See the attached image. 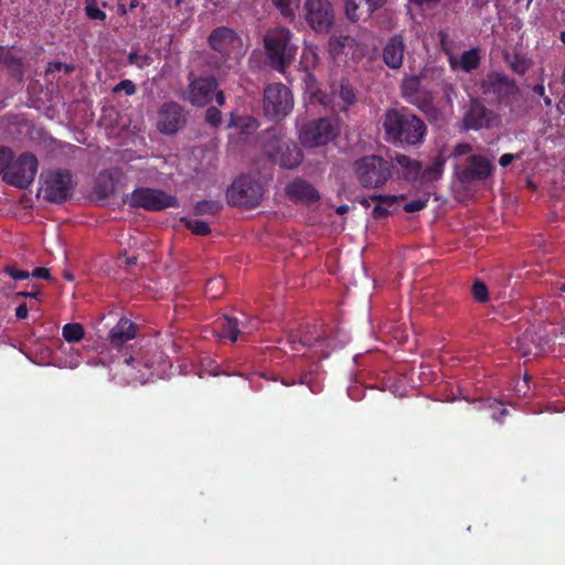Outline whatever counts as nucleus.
Segmentation results:
<instances>
[{"label": "nucleus", "mask_w": 565, "mask_h": 565, "mask_svg": "<svg viewBox=\"0 0 565 565\" xmlns=\"http://www.w3.org/2000/svg\"><path fill=\"white\" fill-rule=\"evenodd\" d=\"M215 333L220 339L237 341L238 335L244 332L239 327V320L234 317L223 316L214 322Z\"/></svg>", "instance_id": "nucleus-24"}, {"label": "nucleus", "mask_w": 565, "mask_h": 565, "mask_svg": "<svg viewBox=\"0 0 565 565\" xmlns=\"http://www.w3.org/2000/svg\"><path fill=\"white\" fill-rule=\"evenodd\" d=\"M223 209L217 200H203L195 203L193 210L195 215H215Z\"/></svg>", "instance_id": "nucleus-33"}, {"label": "nucleus", "mask_w": 565, "mask_h": 565, "mask_svg": "<svg viewBox=\"0 0 565 565\" xmlns=\"http://www.w3.org/2000/svg\"><path fill=\"white\" fill-rule=\"evenodd\" d=\"M532 90H533L534 94H536V95H539L541 97L545 96V87H544L543 82L534 85L532 87Z\"/></svg>", "instance_id": "nucleus-57"}, {"label": "nucleus", "mask_w": 565, "mask_h": 565, "mask_svg": "<svg viewBox=\"0 0 565 565\" xmlns=\"http://www.w3.org/2000/svg\"><path fill=\"white\" fill-rule=\"evenodd\" d=\"M224 290V280L223 278H213L210 279L205 287V295L211 299L218 298Z\"/></svg>", "instance_id": "nucleus-38"}, {"label": "nucleus", "mask_w": 565, "mask_h": 565, "mask_svg": "<svg viewBox=\"0 0 565 565\" xmlns=\"http://www.w3.org/2000/svg\"><path fill=\"white\" fill-rule=\"evenodd\" d=\"M402 97L409 104L418 107L424 113L434 109L431 94L422 87L418 76L405 77L401 85Z\"/></svg>", "instance_id": "nucleus-16"}, {"label": "nucleus", "mask_w": 565, "mask_h": 565, "mask_svg": "<svg viewBox=\"0 0 565 565\" xmlns=\"http://www.w3.org/2000/svg\"><path fill=\"white\" fill-rule=\"evenodd\" d=\"M63 338L70 343L81 341L85 335V330L81 323H66L62 330Z\"/></svg>", "instance_id": "nucleus-35"}, {"label": "nucleus", "mask_w": 565, "mask_h": 565, "mask_svg": "<svg viewBox=\"0 0 565 565\" xmlns=\"http://www.w3.org/2000/svg\"><path fill=\"white\" fill-rule=\"evenodd\" d=\"M557 107L561 113H565V93L563 94L562 98L559 99Z\"/></svg>", "instance_id": "nucleus-64"}, {"label": "nucleus", "mask_w": 565, "mask_h": 565, "mask_svg": "<svg viewBox=\"0 0 565 565\" xmlns=\"http://www.w3.org/2000/svg\"><path fill=\"white\" fill-rule=\"evenodd\" d=\"M510 68L518 75L523 76L531 66V61L521 54H513L505 57Z\"/></svg>", "instance_id": "nucleus-34"}, {"label": "nucleus", "mask_w": 565, "mask_h": 565, "mask_svg": "<svg viewBox=\"0 0 565 565\" xmlns=\"http://www.w3.org/2000/svg\"><path fill=\"white\" fill-rule=\"evenodd\" d=\"M29 309L26 303H21L15 309V317L20 320L25 319L28 317Z\"/></svg>", "instance_id": "nucleus-51"}, {"label": "nucleus", "mask_w": 565, "mask_h": 565, "mask_svg": "<svg viewBox=\"0 0 565 565\" xmlns=\"http://www.w3.org/2000/svg\"><path fill=\"white\" fill-rule=\"evenodd\" d=\"M530 380H531V377H530L527 374H525V375H524V377H523V384H520V383H519V384L516 385V391H518L519 393H522L523 395H526L527 390H529V385H527V383H529V381H530Z\"/></svg>", "instance_id": "nucleus-54"}, {"label": "nucleus", "mask_w": 565, "mask_h": 565, "mask_svg": "<svg viewBox=\"0 0 565 565\" xmlns=\"http://www.w3.org/2000/svg\"><path fill=\"white\" fill-rule=\"evenodd\" d=\"M264 189L260 182L250 175H241L227 189V203L232 206L254 209L262 202Z\"/></svg>", "instance_id": "nucleus-4"}, {"label": "nucleus", "mask_w": 565, "mask_h": 565, "mask_svg": "<svg viewBox=\"0 0 565 565\" xmlns=\"http://www.w3.org/2000/svg\"><path fill=\"white\" fill-rule=\"evenodd\" d=\"M338 135V128L331 119L319 118L306 124L299 134L303 147L315 148L329 143Z\"/></svg>", "instance_id": "nucleus-12"}, {"label": "nucleus", "mask_w": 565, "mask_h": 565, "mask_svg": "<svg viewBox=\"0 0 565 565\" xmlns=\"http://www.w3.org/2000/svg\"><path fill=\"white\" fill-rule=\"evenodd\" d=\"M125 264L128 266L136 265L137 264V257L136 256H127L125 258Z\"/></svg>", "instance_id": "nucleus-63"}, {"label": "nucleus", "mask_w": 565, "mask_h": 565, "mask_svg": "<svg viewBox=\"0 0 565 565\" xmlns=\"http://www.w3.org/2000/svg\"><path fill=\"white\" fill-rule=\"evenodd\" d=\"M117 179L110 171H102L95 182L94 192L100 199H107L115 194Z\"/></svg>", "instance_id": "nucleus-25"}, {"label": "nucleus", "mask_w": 565, "mask_h": 565, "mask_svg": "<svg viewBox=\"0 0 565 565\" xmlns=\"http://www.w3.org/2000/svg\"><path fill=\"white\" fill-rule=\"evenodd\" d=\"M151 62V57L149 55H140V60L137 63L139 67H143L146 65H149Z\"/></svg>", "instance_id": "nucleus-61"}, {"label": "nucleus", "mask_w": 565, "mask_h": 565, "mask_svg": "<svg viewBox=\"0 0 565 565\" xmlns=\"http://www.w3.org/2000/svg\"><path fill=\"white\" fill-rule=\"evenodd\" d=\"M472 151L471 145L467 142H460L457 143L454 148L452 156L454 157H462L465 154H468Z\"/></svg>", "instance_id": "nucleus-49"}, {"label": "nucleus", "mask_w": 565, "mask_h": 565, "mask_svg": "<svg viewBox=\"0 0 565 565\" xmlns=\"http://www.w3.org/2000/svg\"><path fill=\"white\" fill-rule=\"evenodd\" d=\"M350 40L348 35H339V36H332L330 38L328 42V51L330 55L333 57L339 56L342 54L343 49L347 45V42Z\"/></svg>", "instance_id": "nucleus-37"}, {"label": "nucleus", "mask_w": 565, "mask_h": 565, "mask_svg": "<svg viewBox=\"0 0 565 565\" xmlns=\"http://www.w3.org/2000/svg\"><path fill=\"white\" fill-rule=\"evenodd\" d=\"M214 96H215V99H216V103L218 106H223L225 104V96L222 90L216 89V92L214 93Z\"/></svg>", "instance_id": "nucleus-60"}, {"label": "nucleus", "mask_w": 565, "mask_h": 565, "mask_svg": "<svg viewBox=\"0 0 565 565\" xmlns=\"http://www.w3.org/2000/svg\"><path fill=\"white\" fill-rule=\"evenodd\" d=\"M500 122L499 115L486 107L478 98H471L462 117V128L466 131L490 129Z\"/></svg>", "instance_id": "nucleus-13"}, {"label": "nucleus", "mask_w": 565, "mask_h": 565, "mask_svg": "<svg viewBox=\"0 0 565 565\" xmlns=\"http://www.w3.org/2000/svg\"><path fill=\"white\" fill-rule=\"evenodd\" d=\"M286 193L295 201H303L307 203H313L320 199L319 192L302 179H296L290 182L286 188Z\"/></svg>", "instance_id": "nucleus-21"}, {"label": "nucleus", "mask_w": 565, "mask_h": 565, "mask_svg": "<svg viewBox=\"0 0 565 565\" xmlns=\"http://www.w3.org/2000/svg\"><path fill=\"white\" fill-rule=\"evenodd\" d=\"M140 60V55H138L136 52H131L128 55V61L130 64H137Z\"/></svg>", "instance_id": "nucleus-62"}, {"label": "nucleus", "mask_w": 565, "mask_h": 565, "mask_svg": "<svg viewBox=\"0 0 565 565\" xmlns=\"http://www.w3.org/2000/svg\"><path fill=\"white\" fill-rule=\"evenodd\" d=\"M471 292H472L473 298L478 302H482L483 303V302H487L488 299H489L488 287L486 286V284H483L480 280H476L473 282L472 288H471Z\"/></svg>", "instance_id": "nucleus-41"}, {"label": "nucleus", "mask_w": 565, "mask_h": 565, "mask_svg": "<svg viewBox=\"0 0 565 565\" xmlns=\"http://www.w3.org/2000/svg\"><path fill=\"white\" fill-rule=\"evenodd\" d=\"M492 172L491 162L481 154L470 157V167L462 171L461 180H486Z\"/></svg>", "instance_id": "nucleus-22"}, {"label": "nucleus", "mask_w": 565, "mask_h": 565, "mask_svg": "<svg viewBox=\"0 0 565 565\" xmlns=\"http://www.w3.org/2000/svg\"><path fill=\"white\" fill-rule=\"evenodd\" d=\"M428 200V198L413 200L404 205V211L407 213L422 211L426 207Z\"/></svg>", "instance_id": "nucleus-46"}, {"label": "nucleus", "mask_w": 565, "mask_h": 565, "mask_svg": "<svg viewBox=\"0 0 565 565\" xmlns=\"http://www.w3.org/2000/svg\"><path fill=\"white\" fill-rule=\"evenodd\" d=\"M181 223L190 230L193 234L199 236H206L211 233L209 223L201 220H192L189 217H181Z\"/></svg>", "instance_id": "nucleus-36"}, {"label": "nucleus", "mask_w": 565, "mask_h": 565, "mask_svg": "<svg viewBox=\"0 0 565 565\" xmlns=\"http://www.w3.org/2000/svg\"><path fill=\"white\" fill-rule=\"evenodd\" d=\"M114 93H119L124 90L126 95L131 96L137 92L136 84L130 79L120 81L115 87Z\"/></svg>", "instance_id": "nucleus-44"}, {"label": "nucleus", "mask_w": 565, "mask_h": 565, "mask_svg": "<svg viewBox=\"0 0 565 565\" xmlns=\"http://www.w3.org/2000/svg\"><path fill=\"white\" fill-rule=\"evenodd\" d=\"M481 89L484 95L493 96L498 105L510 107L513 111L512 104L520 94V88L513 78L499 72L489 73L481 83Z\"/></svg>", "instance_id": "nucleus-7"}, {"label": "nucleus", "mask_w": 565, "mask_h": 565, "mask_svg": "<svg viewBox=\"0 0 565 565\" xmlns=\"http://www.w3.org/2000/svg\"><path fill=\"white\" fill-rule=\"evenodd\" d=\"M320 102L332 111H348L356 103V92L348 79L334 81L330 84L329 93L323 94Z\"/></svg>", "instance_id": "nucleus-14"}, {"label": "nucleus", "mask_w": 565, "mask_h": 565, "mask_svg": "<svg viewBox=\"0 0 565 565\" xmlns=\"http://www.w3.org/2000/svg\"><path fill=\"white\" fill-rule=\"evenodd\" d=\"M363 0H344V13L350 22L366 20V9L362 6Z\"/></svg>", "instance_id": "nucleus-28"}, {"label": "nucleus", "mask_w": 565, "mask_h": 565, "mask_svg": "<svg viewBox=\"0 0 565 565\" xmlns=\"http://www.w3.org/2000/svg\"><path fill=\"white\" fill-rule=\"evenodd\" d=\"M38 169V158L31 152H24L15 161L12 160L2 179L10 185L26 189L34 181Z\"/></svg>", "instance_id": "nucleus-10"}, {"label": "nucleus", "mask_w": 565, "mask_h": 565, "mask_svg": "<svg viewBox=\"0 0 565 565\" xmlns=\"http://www.w3.org/2000/svg\"><path fill=\"white\" fill-rule=\"evenodd\" d=\"M13 159L14 154L10 148L0 147V174L8 170Z\"/></svg>", "instance_id": "nucleus-43"}, {"label": "nucleus", "mask_w": 565, "mask_h": 565, "mask_svg": "<svg viewBox=\"0 0 565 565\" xmlns=\"http://www.w3.org/2000/svg\"><path fill=\"white\" fill-rule=\"evenodd\" d=\"M281 383L286 386H291L295 384H302V385H307L309 387V390L315 394L320 392L319 384L317 382H312L310 375L307 373L302 374L299 377V380H291V381L282 380Z\"/></svg>", "instance_id": "nucleus-40"}, {"label": "nucleus", "mask_w": 565, "mask_h": 565, "mask_svg": "<svg viewBox=\"0 0 565 565\" xmlns=\"http://www.w3.org/2000/svg\"><path fill=\"white\" fill-rule=\"evenodd\" d=\"M303 18L313 32L327 34L334 25L333 6L329 0H306Z\"/></svg>", "instance_id": "nucleus-11"}, {"label": "nucleus", "mask_w": 565, "mask_h": 565, "mask_svg": "<svg viewBox=\"0 0 565 565\" xmlns=\"http://www.w3.org/2000/svg\"><path fill=\"white\" fill-rule=\"evenodd\" d=\"M41 295V291L40 290H32V291H19L17 292V297L19 298H35L38 299L39 296Z\"/></svg>", "instance_id": "nucleus-53"}, {"label": "nucleus", "mask_w": 565, "mask_h": 565, "mask_svg": "<svg viewBox=\"0 0 565 565\" xmlns=\"http://www.w3.org/2000/svg\"><path fill=\"white\" fill-rule=\"evenodd\" d=\"M447 157L440 151L433 160L431 164L423 168L420 177L425 181H437L443 177Z\"/></svg>", "instance_id": "nucleus-26"}, {"label": "nucleus", "mask_w": 565, "mask_h": 565, "mask_svg": "<svg viewBox=\"0 0 565 565\" xmlns=\"http://www.w3.org/2000/svg\"><path fill=\"white\" fill-rule=\"evenodd\" d=\"M397 178L404 181H415L420 177L423 164L406 154H397L394 159Z\"/></svg>", "instance_id": "nucleus-20"}, {"label": "nucleus", "mask_w": 565, "mask_h": 565, "mask_svg": "<svg viewBox=\"0 0 565 565\" xmlns=\"http://www.w3.org/2000/svg\"><path fill=\"white\" fill-rule=\"evenodd\" d=\"M259 324L260 321L256 317L248 319L246 318L244 321H239L241 329H244V332H242V334L252 333L254 330L258 329Z\"/></svg>", "instance_id": "nucleus-47"}, {"label": "nucleus", "mask_w": 565, "mask_h": 565, "mask_svg": "<svg viewBox=\"0 0 565 565\" xmlns=\"http://www.w3.org/2000/svg\"><path fill=\"white\" fill-rule=\"evenodd\" d=\"M85 12L90 20L105 21L107 18L106 12L97 7L96 0H86Z\"/></svg>", "instance_id": "nucleus-39"}, {"label": "nucleus", "mask_w": 565, "mask_h": 565, "mask_svg": "<svg viewBox=\"0 0 565 565\" xmlns=\"http://www.w3.org/2000/svg\"><path fill=\"white\" fill-rule=\"evenodd\" d=\"M291 32L287 28H276L270 30L265 39L264 45L269 60V64L276 71L284 73L289 62L291 49L289 47Z\"/></svg>", "instance_id": "nucleus-6"}, {"label": "nucleus", "mask_w": 565, "mask_h": 565, "mask_svg": "<svg viewBox=\"0 0 565 565\" xmlns=\"http://www.w3.org/2000/svg\"><path fill=\"white\" fill-rule=\"evenodd\" d=\"M294 107L291 90L281 83L270 84L264 92V113L271 120L286 117Z\"/></svg>", "instance_id": "nucleus-8"}, {"label": "nucleus", "mask_w": 565, "mask_h": 565, "mask_svg": "<svg viewBox=\"0 0 565 565\" xmlns=\"http://www.w3.org/2000/svg\"><path fill=\"white\" fill-rule=\"evenodd\" d=\"M513 160H514V156L512 153H504L500 157L499 163L501 167L505 168L509 164H511Z\"/></svg>", "instance_id": "nucleus-56"}, {"label": "nucleus", "mask_w": 565, "mask_h": 565, "mask_svg": "<svg viewBox=\"0 0 565 565\" xmlns=\"http://www.w3.org/2000/svg\"><path fill=\"white\" fill-rule=\"evenodd\" d=\"M124 203L134 209H145L147 211H162L168 207H178L179 201L174 195L166 193L163 190L153 188H137L130 194L124 198Z\"/></svg>", "instance_id": "nucleus-5"}, {"label": "nucleus", "mask_w": 565, "mask_h": 565, "mask_svg": "<svg viewBox=\"0 0 565 565\" xmlns=\"http://www.w3.org/2000/svg\"><path fill=\"white\" fill-rule=\"evenodd\" d=\"M42 185L39 195L50 203H63L70 200L77 185L73 173L67 169L49 170L41 173Z\"/></svg>", "instance_id": "nucleus-3"}, {"label": "nucleus", "mask_w": 565, "mask_h": 565, "mask_svg": "<svg viewBox=\"0 0 565 565\" xmlns=\"http://www.w3.org/2000/svg\"><path fill=\"white\" fill-rule=\"evenodd\" d=\"M285 148L287 153H278L279 157L275 156L273 160L278 162L282 168L292 169L300 163L301 152L296 146H294L292 149H290L289 146H286Z\"/></svg>", "instance_id": "nucleus-30"}, {"label": "nucleus", "mask_w": 565, "mask_h": 565, "mask_svg": "<svg viewBox=\"0 0 565 565\" xmlns=\"http://www.w3.org/2000/svg\"><path fill=\"white\" fill-rule=\"evenodd\" d=\"M205 121L213 128H217L222 124V113L214 106L205 110Z\"/></svg>", "instance_id": "nucleus-42"}, {"label": "nucleus", "mask_w": 565, "mask_h": 565, "mask_svg": "<svg viewBox=\"0 0 565 565\" xmlns=\"http://www.w3.org/2000/svg\"><path fill=\"white\" fill-rule=\"evenodd\" d=\"M371 199L379 202V204L374 206L372 215L374 218L381 220L390 214L387 207L394 205L398 200H403L404 195L377 194L371 196Z\"/></svg>", "instance_id": "nucleus-27"}, {"label": "nucleus", "mask_w": 565, "mask_h": 565, "mask_svg": "<svg viewBox=\"0 0 565 565\" xmlns=\"http://www.w3.org/2000/svg\"><path fill=\"white\" fill-rule=\"evenodd\" d=\"M186 124V113L177 102L162 104L158 111L157 128L161 134L174 135Z\"/></svg>", "instance_id": "nucleus-15"}, {"label": "nucleus", "mask_w": 565, "mask_h": 565, "mask_svg": "<svg viewBox=\"0 0 565 565\" xmlns=\"http://www.w3.org/2000/svg\"><path fill=\"white\" fill-rule=\"evenodd\" d=\"M318 63V55L317 53L309 49L305 50L301 56V64L302 66L308 70L309 67H315Z\"/></svg>", "instance_id": "nucleus-45"}, {"label": "nucleus", "mask_w": 565, "mask_h": 565, "mask_svg": "<svg viewBox=\"0 0 565 565\" xmlns=\"http://www.w3.org/2000/svg\"><path fill=\"white\" fill-rule=\"evenodd\" d=\"M480 58L479 47H472L460 55L458 64L462 71L470 73L479 67Z\"/></svg>", "instance_id": "nucleus-31"}, {"label": "nucleus", "mask_w": 565, "mask_h": 565, "mask_svg": "<svg viewBox=\"0 0 565 565\" xmlns=\"http://www.w3.org/2000/svg\"><path fill=\"white\" fill-rule=\"evenodd\" d=\"M218 83L212 76L196 77L190 81L188 99L194 106H206L213 98Z\"/></svg>", "instance_id": "nucleus-17"}, {"label": "nucleus", "mask_w": 565, "mask_h": 565, "mask_svg": "<svg viewBox=\"0 0 565 565\" xmlns=\"http://www.w3.org/2000/svg\"><path fill=\"white\" fill-rule=\"evenodd\" d=\"M286 343L292 352H299L303 348H317L323 358L329 355L327 349L331 347L330 339L321 326H305L298 331L290 332Z\"/></svg>", "instance_id": "nucleus-9"}, {"label": "nucleus", "mask_w": 565, "mask_h": 565, "mask_svg": "<svg viewBox=\"0 0 565 565\" xmlns=\"http://www.w3.org/2000/svg\"><path fill=\"white\" fill-rule=\"evenodd\" d=\"M136 333V324L127 318H121L117 324L110 329L108 339L113 347L120 348L127 341L134 339Z\"/></svg>", "instance_id": "nucleus-23"}, {"label": "nucleus", "mask_w": 565, "mask_h": 565, "mask_svg": "<svg viewBox=\"0 0 565 565\" xmlns=\"http://www.w3.org/2000/svg\"><path fill=\"white\" fill-rule=\"evenodd\" d=\"M406 51L405 38L403 34H394L383 46L382 60L384 64L391 70H399L404 63Z\"/></svg>", "instance_id": "nucleus-19"}, {"label": "nucleus", "mask_w": 565, "mask_h": 565, "mask_svg": "<svg viewBox=\"0 0 565 565\" xmlns=\"http://www.w3.org/2000/svg\"><path fill=\"white\" fill-rule=\"evenodd\" d=\"M441 0H409V2H412L413 4L417 6V7H423V6H437Z\"/></svg>", "instance_id": "nucleus-55"}, {"label": "nucleus", "mask_w": 565, "mask_h": 565, "mask_svg": "<svg viewBox=\"0 0 565 565\" xmlns=\"http://www.w3.org/2000/svg\"><path fill=\"white\" fill-rule=\"evenodd\" d=\"M31 277L41 278V279H51L50 269L45 267H36L32 273H30Z\"/></svg>", "instance_id": "nucleus-50"}, {"label": "nucleus", "mask_w": 565, "mask_h": 565, "mask_svg": "<svg viewBox=\"0 0 565 565\" xmlns=\"http://www.w3.org/2000/svg\"><path fill=\"white\" fill-rule=\"evenodd\" d=\"M386 140L403 147L420 146L427 135L425 122L406 108L388 109L383 119Z\"/></svg>", "instance_id": "nucleus-1"}, {"label": "nucleus", "mask_w": 565, "mask_h": 565, "mask_svg": "<svg viewBox=\"0 0 565 565\" xmlns=\"http://www.w3.org/2000/svg\"><path fill=\"white\" fill-rule=\"evenodd\" d=\"M363 2L366 9V17L370 18L375 11L384 7L387 0H363Z\"/></svg>", "instance_id": "nucleus-48"}, {"label": "nucleus", "mask_w": 565, "mask_h": 565, "mask_svg": "<svg viewBox=\"0 0 565 565\" xmlns=\"http://www.w3.org/2000/svg\"><path fill=\"white\" fill-rule=\"evenodd\" d=\"M444 94L446 95L448 103H451V94H455V87L451 84H447L444 86Z\"/></svg>", "instance_id": "nucleus-58"}, {"label": "nucleus", "mask_w": 565, "mask_h": 565, "mask_svg": "<svg viewBox=\"0 0 565 565\" xmlns=\"http://www.w3.org/2000/svg\"><path fill=\"white\" fill-rule=\"evenodd\" d=\"M271 4L279 11L280 15L292 22L296 18V10L300 6V0H269Z\"/></svg>", "instance_id": "nucleus-32"}, {"label": "nucleus", "mask_w": 565, "mask_h": 565, "mask_svg": "<svg viewBox=\"0 0 565 565\" xmlns=\"http://www.w3.org/2000/svg\"><path fill=\"white\" fill-rule=\"evenodd\" d=\"M2 64L8 70L9 74L21 82L24 77L23 58L12 55L6 52L2 58Z\"/></svg>", "instance_id": "nucleus-29"}, {"label": "nucleus", "mask_w": 565, "mask_h": 565, "mask_svg": "<svg viewBox=\"0 0 565 565\" xmlns=\"http://www.w3.org/2000/svg\"><path fill=\"white\" fill-rule=\"evenodd\" d=\"M508 414H509L508 409H507L505 407H501V408L499 409V413H498V414H497V413H493V414H492V418H493L494 420H498V422H499V420H501V419H502V417H504V416H505V415H508Z\"/></svg>", "instance_id": "nucleus-59"}, {"label": "nucleus", "mask_w": 565, "mask_h": 565, "mask_svg": "<svg viewBox=\"0 0 565 565\" xmlns=\"http://www.w3.org/2000/svg\"><path fill=\"white\" fill-rule=\"evenodd\" d=\"M352 169L362 188L380 189L392 177L394 164L381 156L367 154L356 159Z\"/></svg>", "instance_id": "nucleus-2"}, {"label": "nucleus", "mask_w": 565, "mask_h": 565, "mask_svg": "<svg viewBox=\"0 0 565 565\" xmlns=\"http://www.w3.org/2000/svg\"><path fill=\"white\" fill-rule=\"evenodd\" d=\"M239 42L237 33L227 26L214 29L207 38V43L212 50L227 57Z\"/></svg>", "instance_id": "nucleus-18"}, {"label": "nucleus", "mask_w": 565, "mask_h": 565, "mask_svg": "<svg viewBox=\"0 0 565 565\" xmlns=\"http://www.w3.org/2000/svg\"><path fill=\"white\" fill-rule=\"evenodd\" d=\"M303 81L306 82L308 88L313 89L316 87L317 81L312 73L307 71L305 73Z\"/></svg>", "instance_id": "nucleus-52"}]
</instances>
